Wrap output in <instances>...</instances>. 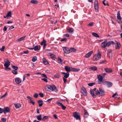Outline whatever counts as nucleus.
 <instances>
[{"label":"nucleus","mask_w":122,"mask_h":122,"mask_svg":"<svg viewBox=\"0 0 122 122\" xmlns=\"http://www.w3.org/2000/svg\"><path fill=\"white\" fill-rule=\"evenodd\" d=\"M45 88L46 90L50 92L54 91L56 92L58 91L56 87L54 85H47L45 87Z\"/></svg>","instance_id":"1"},{"label":"nucleus","mask_w":122,"mask_h":122,"mask_svg":"<svg viewBox=\"0 0 122 122\" xmlns=\"http://www.w3.org/2000/svg\"><path fill=\"white\" fill-rule=\"evenodd\" d=\"M105 91L102 89L99 88L97 92H95V94L97 95H100L101 96H103L105 94Z\"/></svg>","instance_id":"2"},{"label":"nucleus","mask_w":122,"mask_h":122,"mask_svg":"<svg viewBox=\"0 0 122 122\" xmlns=\"http://www.w3.org/2000/svg\"><path fill=\"white\" fill-rule=\"evenodd\" d=\"M101 54L97 53L93 56V59L94 61H97L99 60L101 58Z\"/></svg>","instance_id":"3"},{"label":"nucleus","mask_w":122,"mask_h":122,"mask_svg":"<svg viewBox=\"0 0 122 122\" xmlns=\"http://www.w3.org/2000/svg\"><path fill=\"white\" fill-rule=\"evenodd\" d=\"M94 5L95 11L97 12L98 11V1L97 0H95L94 2Z\"/></svg>","instance_id":"4"},{"label":"nucleus","mask_w":122,"mask_h":122,"mask_svg":"<svg viewBox=\"0 0 122 122\" xmlns=\"http://www.w3.org/2000/svg\"><path fill=\"white\" fill-rule=\"evenodd\" d=\"M73 116L76 120H80V117L78 113L74 112L73 113Z\"/></svg>","instance_id":"5"},{"label":"nucleus","mask_w":122,"mask_h":122,"mask_svg":"<svg viewBox=\"0 0 122 122\" xmlns=\"http://www.w3.org/2000/svg\"><path fill=\"white\" fill-rule=\"evenodd\" d=\"M81 92L84 96H86L87 95V92L86 88L84 87L81 88Z\"/></svg>","instance_id":"6"},{"label":"nucleus","mask_w":122,"mask_h":122,"mask_svg":"<svg viewBox=\"0 0 122 122\" xmlns=\"http://www.w3.org/2000/svg\"><path fill=\"white\" fill-rule=\"evenodd\" d=\"M5 60L6 61H5V63L4 64V66L5 67V70H6V68H7L10 66V63L9 60L7 59H5Z\"/></svg>","instance_id":"7"},{"label":"nucleus","mask_w":122,"mask_h":122,"mask_svg":"<svg viewBox=\"0 0 122 122\" xmlns=\"http://www.w3.org/2000/svg\"><path fill=\"white\" fill-rule=\"evenodd\" d=\"M63 50L65 53L66 54H69L70 53V49L66 47H63Z\"/></svg>","instance_id":"8"},{"label":"nucleus","mask_w":122,"mask_h":122,"mask_svg":"<svg viewBox=\"0 0 122 122\" xmlns=\"http://www.w3.org/2000/svg\"><path fill=\"white\" fill-rule=\"evenodd\" d=\"M104 85H106L108 87H110L112 86V83L111 82L107 81H105L104 82Z\"/></svg>","instance_id":"9"},{"label":"nucleus","mask_w":122,"mask_h":122,"mask_svg":"<svg viewBox=\"0 0 122 122\" xmlns=\"http://www.w3.org/2000/svg\"><path fill=\"white\" fill-rule=\"evenodd\" d=\"M27 98L30 100L28 101V102L30 103H32L33 105H34L35 104V102L33 101V99L30 97L29 96H28L27 97Z\"/></svg>","instance_id":"10"},{"label":"nucleus","mask_w":122,"mask_h":122,"mask_svg":"<svg viewBox=\"0 0 122 122\" xmlns=\"http://www.w3.org/2000/svg\"><path fill=\"white\" fill-rule=\"evenodd\" d=\"M57 103L59 106H61L63 110H65V109L66 108V107L64 106L61 103L57 101Z\"/></svg>","instance_id":"11"},{"label":"nucleus","mask_w":122,"mask_h":122,"mask_svg":"<svg viewBox=\"0 0 122 122\" xmlns=\"http://www.w3.org/2000/svg\"><path fill=\"white\" fill-rule=\"evenodd\" d=\"M107 46V41H105L101 44V47L102 48H105Z\"/></svg>","instance_id":"12"},{"label":"nucleus","mask_w":122,"mask_h":122,"mask_svg":"<svg viewBox=\"0 0 122 122\" xmlns=\"http://www.w3.org/2000/svg\"><path fill=\"white\" fill-rule=\"evenodd\" d=\"M48 55L50 56L51 57L53 60H55L56 58V56L53 53H49L48 54Z\"/></svg>","instance_id":"13"},{"label":"nucleus","mask_w":122,"mask_h":122,"mask_svg":"<svg viewBox=\"0 0 122 122\" xmlns=\"http://www.w3.org/2000/svg\"><path fill=\"white\" fill-rule=\"evenodd\" d=\"M65 69L66 71L67 72H69L70 71H72V67H68L67 66H66L65 67Z\"/></svg>","instance_id":"14"},{"label":"nucleus","mask_w":122,"mask_h":122,"mask_svg":"<svg viewBox=\"0 0 122 122\" xmlns=\"http://www.w3.org/2000/svg\"><path fill=\"white\" fill-rule=\"evenodd\" d=\"M93 52V51H91L89 52L88 53L85 55V57L86 58L89 57L91 56Z\"/></svg>","instance_id":"15"},{"label":"nucleus","mask_w":122,"mask_h":122,"mask_svg":"<svg viewBox=\"0 0 122 122\" xmlns=\"http://www.w3.org/2000/svg\"><path fill=\"white\" fill-rule=\"evenodd\" d=\"M97 78L99 82H101L103 81V77L101 75H98Z\"/></svg>","instance_id":"16"},{"label":"nucleus","mask_w":122,"mask_h":122,"mask_svg":"<svg viewBox=\"0 0 122 122\" xmlns=\"http://www.w3.org/2000/svg\"><path fill=\"white\" fill-rule=\"evenodd\" d=\"M15 81L17 84H19L21 82V79L19 78H16L15 79Z\"/></svg>","instance_id":"17"},{"label":"nucleus","mask_w":122,"mask_h":122,"mask_svg":"<svg viewBox=\"0 0 122 122\" xmlns=\"http://www.w3.org/2000/svg\"><path fill=\"white\" fill-rule=\"evenodd\" d=\"M10 111V110L8 107H6L4 109V112L6 114L7 113L9 112Z\"/></svg>","instance_id":"18"},{"label":"nucleus","mask_w":122,"mask_h":122,"mask_svg":"<svg viewBox=\"0 0 122 122\" xmlns=\"http://www.w3.org/2000/svg\"><path fill=\"white\" fill-rule=\"evenodd\" d=\"M46 41L45 39H43L42 41L41 42V45L42 46L43 45L44 47L46 46Z\"/></svg>","instance_id":"19"},{"label":"nucleus","mask_w":122,"mask_h":122,"mask_svg":"<svg viewBox=\"0 0 122 122\" xmlns=\"http://www.w3.org/2000/svg\"><path fill=\"white\" fill-rule=\"evenodd\" d=\"M34 49L35 51L40 50V45L38 46H36L34 47Z\"/></svg>","instance_id":"20"},{"label":"nucleus","mask_w":122,"mask_h":122,"mask_svg":"<svg viewBox=\"0 0 122 122\" xmlns=\"http://www.w3.org/2000/svg\"><path fill=\"white\" fill-rule=\"evenodd\" d=\"M117 19L119 20H121L122 18L120 16V12L119 11H118L117 13Z\"/></svg>","instance_id":"21"},{"label":"nucleus","mask_w":122,"mask_h":122,"mask_svg":"<svg viewBox=\"0 0 122 122\" xmlns=\"http://www.w3.org/2000/svg\"><path fill=\"white\" fill-rule=\"evenodd\" d=\"M90 93L92 95L93 97L95 98L96 97V96L94 94V92L92 90V89L90 90Z\"/></svg>","instance_id":"22"},{"label":"nucleus","mask_w":122,"mask_h":122,"mask_svg":"<svg viewBox=\"0 0 122 122\" xmlns=\"http://www.w3.org/2000/svg\"><path fill=\"white\" fill-rule=\"evenodd\" d=\"M104 69L106 72L107 73H111L112 71V70L109 68H105Z\"/></svg>","instance_id":"23"},{"label":"nucleus","mask_w":122,"mask_h":122,"mask_svg":"<svg viewBox=\"0 0 122 122\" xmlns=\"http://www.w3.org/2000/svg\"><path fill=\"white\" fill-rule=\"evenodd\" d=\"M60 75L58 73H56L55 74L54 76L53 77L54 79L55 78H58L60 77Z\"/></svg>","instance_id":"24"},{"label":"nucleus","mask_w":122,"mask_h":122,"mask_svg":"<svg viewBox=\"0 0 122 122\" xmlns=\"http://www.w3.org/2000/svg\"><path fill=\"white\" fill-rule=\"evenodd\" d=\"M114 43L113 41H110L107 42V46L108 47L111 44H114Z\"/></svg>","instance_id":"25"},{"label":"nucleus","mask_w":122,"mask_h":122,"mask_svg":"<svg viewBox=\"0 0 122 122\" xmlns=\"http://www.w3.org/2000/svg\"><path fill=\"white\" fill-rule=\"evenodd\" d=\"M67 30L68 31L71 33H72L74 30L73 29L71 28H69L68 29H67Z\"/></svg>","instance_id":"26"},{"label":"nucleus","mask_w":122,"mask_h":122,"mask_svg":"<svg viewBox=\"0 0 122 122\" xmlns=\"http://www.w3.org/2000/svg\"><path fill=\"white\" fill-rule=\"evenodd\" d=\"M15 106V107L16 108H19L20 107H21V104L19 103H17L16 104H14Z\"/></svg>","instance_id":"27"},{"label":"nucleus","mask_w":122,"mask_h":122,"mask_svg":"<svg viewBox=\"0 0 122 122\" xmlns=\"http://www.w3.org/2000/svg\"><path fill=\"white\" fill-rule=\"evenodd\" d=\"M25 37H26V36H23L22 37L20 38L17 39V41H18L20 42V41H23V40L25 38Z\"/></svg>","instance_id":"28"},{"label":"nucleus","mask_w":122,"mask_h":122,"mask_svg":"<svg viewBox=\"0 0 122 122\" xmlns=\"http://www.w3.org/2000/svg\"><path fill=\"white\" fill-rule=\"evenodd\" d=\"M58 62L60 64H61L63 63L62 60L60 57L58 58Z\"/></svg>","instance_id":"29"},{"label":"nucleus","mask_w":122,"mask_h":122,"mask_svg":"<svg viewBox=\"0 0 122 122\" xmlns=\"http://www.w3.org/2000/svg\"><path fill=\"white\" fill-rule=\"evenodd\" d=\"M80 69L79 68H74L72 67V71H71L74 72H78L80 70Z\"/></svg>","instance_id":"30"},{"label":"nucleus","mask_w":122,"mask_h":122,"mask_svg":"<svg viewBox=\"0 0 122 122\" xmlns=\"http://www.w3.org/2000/svg\"><path fill=\"white\" fill-rule=\"evenodd\" d=\"M42 61L43 63L45 65H47L48 63V62L47 61V60L45 59L44 58H43L42 59Z\"/></svg>","instance_id":"31"},{"label":"nucleus","mask_w":122,"mask_h":122,"mask_svg":"<svg viewBox=\"0 0 122 122\" xmlns=\"http://www.w3.org/2000/svg\"><path fill=\"white\" fill-rule=\"evenodd\" d=\"M43 101L42 100H39L38 101V103L39 104V107H41L43 105L42 103Z\"/></svg>","instance_id":"32"},{"label":"nucleus","mask_w":122,"mask_h":122,"mask_svg":"<svg viewBox=\"0 0 122 122\" xmlns=\"http://www.w3.org/2000/svg\"><path fill=\"white\" fill-rule=\"evenodd\" d=\"M36 117H37V119L39 121H41L42 120L41 118V114L38 116H36Z\"/></svg>","instance_id":"33"},{"label":"nucleus","mask_w":122,"mask_h":122,"mask_svg":"<svg viewBox=\"0 0 122 122\" xmlns=\"http://www.w3.org/2000/svg\"><path fill=\"white\" fill-rule=\"evenodd\" d=\"M30 2L34 4H37L38 3V2L36 0H32Z\"/></svg>","instance_id":"34"},{"label":"nucleus","mask_w":122,"mask_h":122,"mask_svg":"<svg viewBox=\"0 0 122 122\" xmlns=\"http://www.w3.org/2000/svg\"><path fill=\"white\" fill-rule=\"evenodd\" d=\"M115 47L116 49H119L120 48L119 46V44L118 43H117L115 45Z\"/></svg>","instance_id":"35"},{"label":"nucleus","mask_w":122,"mask_h":122,"mask_svg":"<svg viewBox=\"0 0 122 122\" xmlns=\"http://www.w3.org/2000/svg\"><path fill=\"white\" fill-rule=\"evenodd\" d=\"M92 35L94 36L97 37L98 38L99 37V36L97 34V33H94V32H93L92 33Z\"/></svg>","instance_id":"36"},{"label":"nucleus","mask_w":122,"mask_h":122,"mask_svg":"<svg viewBox=\"0 0 122 122\" xmlns=\"http://www.w3.org/2000/svg\"><path fill=\"white\" fill-rule=\"evenodd\" d=\"M7 94L8 93L7 92H6L5 94L4 95L1 96V97H0V99H2L3 98L5 97L7 95Z\"/></svg>","instance_id":"37"},{"label":"nucleus","mask_w":122,"mask_h":122,"mask_svg":"<svg viewBox=\"0 0 122 122\" xmlns=\"http://www.w3.org/2000/svg\"><path fill=\"white\" fill-rule=\"evenodd\" d=\"M12 68L14 69L13 70H17L18 69V67L17 66H12Z\"/></svg>","instance_id":"38"},{"label":"nucleus","mask_w":122,"mask_h":122,"mask_svg":"<svg viewBox=\"0 0 122 122\" xmlns=\"http://www.w3.org/2000/svg\"><path fill=\"white\" fill-rule=\"evenodd\" d=\"M70 52L71 51L74 52L76 51V50L74 48H71L70 49Z\"/></svg>","instance_id":"39"},{"label":"nucleus","mask_w":122,"mask_h":122,"mask_svg":"<svg viewBox=\"0 0 122 122\" xmlns=\"http://www.w3.org/2000/svg\"><path fill=\"white\" fill-rule=\"evenodd\" d=\"M37 60V58L36 56H34L32 59V61L33 62H35Z\"/></svg>","instance_id":"40"},{"label":"nucleus","mask_w":122,"mask_h":122,"mask_svg":"<svg viewBox=\"0 0 122 122\" xmlns=\"http://www.w3.org/2000/svg\"><path fill=\"white\" fill-rule=\"evenodd\" d=\"M12 72L13 74L15 75H17L18 73V71L17 70H12Z\"/></svg>","instance_id":"41"},{"label":"nucleus","mask_w":122,"mask_h":122,"mask_svg":"<svg viewBox=\"0 0 122 122\" xmlns=\"http://www.w3.org/2000/svg\"><path fill=\"white\" fill-rule=\"evenodd\" d=\"M69 73L68 72H67L66 73V74L64 76V77L65 78H68L69 76Z\"/></svg>","instance_id":"42"},{"label":"nucleus","mask_w":122,"mask_h":122,"mask_svg":"<svg viewBox=\"0 0 122 122\" xmlns=\"http://www.w3.org/2000/svg\"><path fill=\"white\" fill-rule=\"evenodd\" d=\"M90 68L92 70L94 71H96L97 69V68L96 67L94 66L93 67H91Z\"/></svg>","instance_id":"43"},{"label":"nucleus","mask_w":122,"mask_h":122,"mask_svg":"<svg viewBox=\"0 0 122 122\" xmlns=\"http://www.w3.org/2000/svg\"><path fill=\"white\" fill-rule=\"evenodd\" d=\"M6 16L7 17H11V11H10L7 13V15H6Z\"/></svg>","instance_id":"44"},{"label":"nucleus","mask_w":122,"mask_h":122,"mask_svg":"<svg viewBox=\"0 0 122 122\" xmlns=\"http://www.w3.org/2000/svg\"><path fill=\"white\" fill-rule=\"evenodd\" d=\"M84 112V117H87V116L88 115V113L87 112V111L86 110H85Z\"/></svg>","instance_id":"45"},{"label":"nucleus","mask_w":122,"mask_h":122,"mask_svg":"<svg viewBox=\"0 0 122 122\" xmlns=\"http://www.w3.org/2000/svg\"><path fill=\"white\" fill-rule=\"evenodd\" d=\"M95 84V82H92L89 83L88 85L89 86H92Z\"/></svg>","instance_id":"46"},{"label":"nucleus","mask_w":122,"mask_h":122,"mask_svg":"<svg viewBox=\"0 0 122 122\" xmlns=\"http://www.w3.org/2000/svg\"><path fill=\"white\" fill-rule=\"evenodd\" d=\"M67 40L66 38H63L61 40V42L65 41V42H66L67 41Z\"/></svg>","instance_id":"47"},{"label":"nucleus","mask_w":122,"mask_h":122,"mask_svg":"<svg viewBox=\"0 0 122 122\" xmlns=\"http://www.w3.org/2000/svg\"><path fill=\"white\" fill-rule=\"evenodd\" d=\"M48 118V116H44L43 118H42V120L43 121H45V120L46 119H47Z\"/></svg>","instance_id":"48"},{"label":"nucleus","mask_w":122,"mask_h":122,"mask_svg":"<svg viewBox=\"0 0 122 122\" xmlns=\"http://www.w3.org/2000/svg\"><path fill=\"white\" fill-rule=\"evenodd\" d=\"M41 76L42 77H44L46 78H47V77L45 74H41Z\"/></svg>","instance_id":"49"},{"label":"nucleus","mask_w":122,"mask_h":122,"mask_svg":"<svg viewBox=\"0 0 122 122\" xmlns=\"http://www.w3.org/2000/svg\"><path fill=\"white\" fill-rule=\"evenodd\" d=\"M5 47L4 46H3L2 48L0 49V51H3L4 50Z\"/></svg>","instance_id":"50"},{"label":"nucleus","mask_w":122,"mask_h":122,"mask_svg":"<svg viewBox=\"0 0 122 122\" xmlns=\"http://www.w3.org/2000/svg\"><path fill=\"white\" fill-rule=\"evenodd\" d=\"M106 60H102L100 62V64H104L106 62Z\"/></svg>","instance_id":"51"},{"label":"nucleus","mask_w":122,"mask_h":122,"mask_svg":"<svg viewBox=\"0 0 122 122\" xmlns=\"http://www.w3.org/2000/svg\"><path fill=\"white\" fill-rule=\"evenodd\" d=\"M38 94H37L36 93H35V94H34V97L36 98H37L38 97Z\"/></svg>","instance_id":"52"},{"label":"nucleus","mask_w":122,"mask_h":122,"mask_svg":"<svg viewBox=\"0 0 122 122\" xmlns=\"http://www.w3.org/2000/svg\"><path fill=\"white\" fill-rule=\"evenodd\" d=\"M41 80L47 82V79L46 78H41Z\"/></svg>","instance_id":"53"},{"label":"nucleus","mask_w":122,"mask_h":122,"mask_svg":"<svg viewBox=\"0 0 122 122\" xmlns=\"http://www.w3.org/2000/svg\"><path fill=\"white\" fill-rule=\"evenodd\" d=\"M94 23L93 22L90 23L89 24L87 25L88 26H91L94 24Z\"/></svg>","instance_id":"54"},{"label":"nucleus","mask_w":122,"mask_h":122,"mask_svg":"<svg viewBox=\"0 0 122 122\" xmlns=\"http://www.w3.org/2000/svg\"><path fill=\"white\" fill-rule=\"evenodd\" d=\"M118 95L117 94V93H115L112 96V97H114L115 96L117 97V96Z\"/></svg>","instance_id":"55"},{"label":"nucleus","mask_w":122,"mask_h":122,"mask_svg":"<svg viewBox=\"0 0 122 122\" xmlns=\"http://www.w3.org/2000/svg\"><path fill=\"white\" fill-rule=\"evenodd\" d=\"M1 120L3 122H5L6 121V118H2L1 119Z\"/></svg>","instance_id":"56"},{"label":"nucleus","mask_w":122,"mask_h":122,"mask_svg":"<svg viewBox=\"0 0 122 122\" xmlns=\"http://www.w3.org/2000/svg\"><path fill=\"white\" fill-rule=\"evenodd\" d=\"M3 112H4V109H3L1 108H0V113H1Z\"/></svg>","instance_id":"57"},{"label":"nucleus","mask_w":122,"mask_h":122,"mask_svg":"<svg viewBox=\"0 0 122 122\" xmlns=\"http://www.w3.org/2000/svg\"><path fill=\"white\" fill-rule=\"evenodd\" d=\"M64 36L67 37H68L69 36V35L67 34H64Z\"/></svg>","instance_id":"58"},{"label":"nucleus","mask_w":122,"mask_h":122,"mask_svg":"<svg viewBox=\"0 0 122 122\" xmlns=\"http://www.w3.org/2000/svg\"><path fill=\"white\" fill-rule=\"evenodd\" d=\"M39 95L41 97H43L44 96L43 94L42 93H39Z\"/></svg>","instance_id":"59"},{"label":"nucleus","mask_w":122,"mask_h":122,"mask_svg":"<svg viewBox=\"0 0 122 122\" xmlns=\"http://www.w3.org/2000/svg\"><path fill=\"white\" fill-rule=\"evenodd\" d=\"M93 91H94L96 92H97V90H97V88H94L92 90Z\"/></svg>","instance_id":"60"},{"label":"nucleus","mask_w":122,"mask_h":122,"mask_svg":"<svg viewBox=\"0 0 122 122\" xmlns=\"http://www.w3.org/2000/svg\"><path fill=\"white\" fill-rule=\"evenodd\" d=\"M63 80L64 83H65L67 81V79L64 77H63Z\"/></svg>","instance_id":"61"},{"label":"nucleus","mask_w":122,"mask_h":122,"mask_svg":"<svg viewBox=\"0 0 122 122\" xmlns=\"http://www.w3.org/2000/svg\"><path fill=\"white\" fill-rule=\"evenodd\" d=\"M7 28L6 27V26H5L4 27L3 30L4 31H6L7 30Z\"/></svg>","instance_id":"62"},{"label":"nucleus","mask_w":122,"mask_h":122,"mask_svg":"<svg viewBox=\"0 0 122 122\" xmlns=\"http://www.w3.org/2000/svg\"><path fill=\"white\" fill-rule=\"evenodd\" d=\"M53 116H54V117L55 119H57L58 118V117L56 115H55V114Z\"/></svg>","instance_id":"63"},{"label":"nucleus","mask_w":122,"mask_h":122,"mask_svg":"<svg viewBox=\"0 0 122 122\" xmlns=\"http://www.w3.org/2000/svg\"><path fill=\"white\" fill-rule=\"evenodd\" d=\"M24 75V76H25V77H26V76H29L30 75V74L28 73V74H25Z\"/></svg>","instance_id":"64"}]
</instances>
